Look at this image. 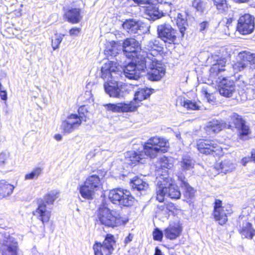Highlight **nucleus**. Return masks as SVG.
I'll return each mask as SVG.
<instances>
[{
  "label": "nucleus",
  "instance_id": "33",
  "mask_svg": "<svg viewBox=\"0 0 255 255\" xmlns=\"http://www.w3.org/2000/svg\"><path fill=\"white\" fill-rule=\"evenodd\" d=\"M158 44V41L155 39L151 40L148 41L147 44L145 45V48L148 51L144 52L147 53H153L155 57V55H158V51L157 50V48L159 47Z\"/></svg>",
  "mask_w": 255,
  "mask_h": 255
},
{
  "label": "nucleus",
  "instance_id": "59",
  "mask_svg": "<svg viewBox=\"0 0 255 255\" xmlns=\"http://www.w3.org/2000/svg\"><path fill=\"white\" fill-rule=\"evenodd\" d=\"M153 0V3L152 4L155 6L156 7H157L156 5L154 4V3H162L163 2V0Z\"/></svg>",
  "mask_w": 255,
  "mask_h": 255
},
{
  "label": "nucleus",
  "instance_id": "4",
  "mask_svg": "<svg viewBox=\"0 0 255 255\" xmlns=\"http://www.w3.org/2000/svg\"><path fill=\"white\" fill-rule=\"evenodd\" d=\"M96 222L99 225L114 228L125 225L128 222V219L108 207L102 206L97 211Z\"/></svg>",
  "mask_w": 255,
  "mask_h": 255
},
{
  "label": "nucleus",
  "instance_id": "19",
  "mask_svg": "<svg viewBox=\"0 0 255 255\" xmlns=\"http://www.w3.org/2000/svg\"><path fill=\"white\" fill-rule=\"evenodd\" d=\"M0 249L2 255H17V243L12 237L5 238Z\"/></svg>",
  "mask_w": 255,
  "mask_h": 255
},
{
  "label": "nucleus",
  "instance_id": "32",
  "mask_svg": "<svg viewBox=\"0 0 255 255\" xmlns=\"http://www.w3.org/2000/svg\"><path fill=\"white\" fill-rule=\"evenodd\" d=\"M205 129L209 134L218 132L222 129V125L218 121L213 120L208 123Z\"/></svg>",
  "mask_w": 255,
  "mask_h": 255
},
{
  "label": "nucleus",
  "instance_id": "21",
  "mask_svg": "<svg viewBox=\"0 0 255 255\" xmlns=\"http://www.w3.org/2000/svg\"><path fill=\"white\" fill-rule=\"evenodd\" d=\"M135 3L138 5L146 4L148 5L145 7L144 11L146 14L148 16H164V14H167L170 16V14L165 12L163 13L162 11L160 12L158 7L152 4L153 0H132Z\"/></svg>",
  "mask_w": 255,
  "mask_h": 255
},
{
  "label": "nucleus",
  "instance_id": "37",
  "mask_svg": "<svg viewBox=\"0 0 255 255\" xmlns=\"http://www.w3.org/2000/svg\"><path fill=\"white\" fill-rule=\"evenodd\" d=\"M243 59L245 61V62L253 65V67H255V53L244 52Z\"/></svg>",
  "mask_w": 255,
  "mask_h": 255
},
{
  "label": "nucleus",
  "instance_id": "26",
  "mask_svg": "<svg viewBox=\"0 0 255 255\" xmlns=\"http://www.w3.org/2000/svg\"><path fill=\"white\" fill-rule=\"evenodd\" d=\"M151 90L149 88L139 89L134 94V97L132 101L139 105V103L143 100L147 99L151 95Z\"/></svg>",
  "mask_w": 255,
  "mask_h": 255
},
{
  "label": "nucleus",
  "instance_id": "30",
  "mask_svg": "<svg viewBox=\"0 0 255 255\" xmlns=\"http://www.w3.org/2000/svg\"><path fill=\"white\" fill-rule=\"evenodd\" d=\"M192 7L195 9L196 15H203L207 13L205 3L202 0H194L192 2Z\"/></svg>",
  "mask_w": 255,
  "mask_h": 255
},
{
  "label": "nucleus",
  "instance_id": "45",
  "mask_svg": "<svg viewBox=\"0 0 255 255\" xmlns=\"http://www.w3.org/2000/svg\"><path fill=\"white\" fill-rule=\"evenodd\" d=\"M245 93L247 99L252 100L255 99V86L250 85L246 88Z\"/></svg>",
  "mask_w": 255,
  "mask_h": 255
},
{
  "label": "nucleus",
  "instance_id": "50",
  "mask_svg": "<svg viewBox=\"0 0 255 255\" xmlns=\"http://www.w3.org/2000/svg\"><path fill=\"white\" fill-rule=\"evenodd\" d=\"M82 17H66L67 21L72 23H78L81 20Z\"/></svg>",
  "mask_w": 255,
  "mask_h": 255
},
{
  "label": "nucleus",
  "instance_id": "52",
  "mask_svg": "<svg viewBox=\"0 0 255 255\" xmlns=\"http://www.w3.org/2000/svg\"><path fill=\"white\" fill-rule=\"evenodd\" d=\"M81 31V28H73L69 31V34L70 35L77 36Z\"/></svg>",
  "mask_w": 255,
  "mask_h": 255
},
{
  "label": "nucleus",
  "instance_id": "3",
  "mask_svg": "<svg viewBox=\"0 0 255 255\" xmlns=\"http://www.w3.org/2000/svg\"><path fill=\"white\" fill-rule=\"evenodd\" d=\"M156 199L160 202L164 201L165 196L171 199L180 198L181 193L178 187L173 183V181L167 174V171H162V173L156 178Z\"/></svg>",
  "mask_w": 255,
  "mask_h": 255
},
{
  "label": "nucleus",
  "instance_id": "48",
  "mask_svg": "<svg viewBox=\"0 0 255 255\" xmlns=\"http://www.w3.org/2000/svg\"><path fill=\"white\" fill-rule=\"evenodd\" d=\"M153 239L156 241H161L163 237V233L158 229H156L153 232Z\"/></svg>",
  "mask_w": 255,
  "mask_h": 255
},
{
  "label": "nucleus",
  "instance_id": "38",
  "mask_svg": "<svg viewBox=\"0 0 255 255\" xmlns=\"http://www.w3.org/2000/svg\"><path fill=\"white\" fill-rule=\"evenodd\" d=\"M42 171V169L41 168H35L31 172L28 173L25 175L24 179L26 180L37 178L41 174Z\"/></svg>",
  "mask_w": 255,
  "mask_h": 255
},
{
  "label": "nucleus",
  "instance_id": "42",
  "mask_svg": "<svg viewBox=\"0 0 255 255\" xmlns=\"http://www.w3.org/2000/svg\"><path fill=\"white\" fill-rule=\"evenodd\" d=\"M80 9L73 8L72 7H68L64 8V16H80Z\"/></svg>",
  "mask_w": 255,
  "mask_h": 255
},
{
  "label": "nucleus",
  "instance_id": "27",
  "mask_svg": "<svg viewBox=\"0 0 255 255\" xmlns=\"http://www.w3.org/2000/svg\"><path fill=\"white\" fill-rule=\"evenodd\" d=\"M14 187L5 181H0V198L6 197L12 194Z\"/></svg>",
  "mask_w": 255,
  "mask_h": 255
},
{
  "label": "nucleus",
  "instance_id": "60",
  "mask_svg": "<svg viewBox=\"0 0 255 255\" xmlns=\"http://www.w3.org/2000/svg\"><path fill=\"white\" fill-rule=\"evenodd\" d=\"M55 138L57 140H60L62 138V136L60 134L55 135Z\"/></svg>",
  "mask_w": 255,
  "mask_h": 255
},
{
  "label": "nucleus",
  "instance_id": "1",
  "mask_svg": "<svg viewBox=\"0 0 255 255\" xmlns=\"http://www.w3.org/2000/svg\"><path fill=\"white\" fill-rule=\"evenodd\" d=\"M167 141L163 138L154 136L149 138L144 144L142 152L129 151L126 153L125 157L128 164L132 165L137 162L143 163L144 161V156L146 155L152 158L155 157L160 151L164 152L165 149H161L167 146Z\"/></svg>",
  "mask_w": 255,
  "mask_h": 255
},
{
  "label": "nucleus",
  "instance_id": "63",
  "mask_svg": "<svg viewBox=\"0 0 255 255\" xmlns=\"http://www.w3.org/2000/svg\"><path fill=\"white\" fill-rule=\"evenodd\" d=\"M159 209L163 210L164 209V207L162 206L159 207Z\"/></svg>",
  "mask_w": 255,
  "mask_h": 255
},
{
  "label": "nucleus",
  "instance_id": "2",
  "mask_svg": "<svg viewBox=\"0 0 255 255\" xmlns=\"http://www.w3.org/2000/svg\"><path fill=\"white\" fill-rule=\"evenodd\" d=\"M119 62L108 61L101 67V77L107 81L104 84L106 92L110 97L121 98L125 96L127 86L119 85L118 82L112 80L113 78L119 72Z\"/></svg>",
  "mask_w": 255,
  "mask_h": 255
},
{
  "label": "nucleus",
  "instance_id": "6",
  "mask_svg": "<svg viewBox=\"0 0 255 255\" xmlns=\"http://www.w3.org/2000/svg\"><path fill=\"white\" fill-rule=\"evenodd\" d=\"M145 71L148 74V79L152 81L160 80L165 74L164 65L158 61L153 53H148L144 57Z\"/></svg>",
  "mask_w": 255,
  "mask_h": 255
},
{
  "label": "nucleus",
  "instance_id": "24",
  "mask_svg": "<svg viewBox=\"0 0 255 255\" xmlns=\"http://www.w3.org/2000/svg\"><path fill=\"white\" fill-rule=\"evenodd\" d=\"M179 180L180 181V185L181 188L184 190V195L187 199H192L194 196L195 191L187 183L185 177H179Z\"/></svg>",
  "mask_w": 255,
  "mask_h": 255
},
{
  "label": "nucleus",
  "instance_id": "18",
  "mask_svg": "<svg viewBox=\"0 0 255 255\" xmlns=\"http://www.w3.org/2000/svg\"><path fill=\"white\" fill-rule=\"evenodd\" d=\"M157 32L160 37L165 42L174 43L176 39V31L168 24L158 26Z\"/></svg>",
  "mask_w": 255,
  "mask_h": 255
},
{
  "label": "nucleus",
  "instance_id": "57",
  "mask_svg": "<svg viewBox=\"0 0 255 255\" xmlns=\"http://www.w3.org/2000/svg\"><path fill=\"white\" fill-rule=\"evenodd\" d=\"M251 157H252L253 161L255 162V149H252Z\"/></svg>",
  "mask_w": 255,
  "mask_h": 255
},
{
  "label": "nucleus",
  "instance_id": "23",
  "mask_svg": "<svg viewBox=\"0 0 255 255\" xmlns=\"http://www.w3.org/2000/svg\"><path fill=\"white\" fill-rule=\"evenodd\" d=\"M226 60L225 59H222L217 60V63L213 64L210 69L209 78L214 79L220 76L222 72L225 71L224 68L226 66Z\"/></svg>",
  "mask_w": 255,
  "mask_h": 255
},
{
  "label": "nucleus",
  "instance_id": "28",
  "mask_svg": "<svg viewBox=\"0 0 255 255\" xmlns=\"http://www.w3.org/2000/svg\"><path fill=\"white\" fill-rule=\"evenodd\" d=\"M195 161L189 155H184L179 162L181 169L183 171L190 170L193 169L195 165Z\"/></svg>",
  "mask_w": 255,
  "mask_h": 255
},
{
  "label": "nucleus",
  "instance_id": "58",
  "mask_svg": "<svg viewBox=\"0 0 255 255\" xmlns=\"http://www.w3.org/2000/svg\"><path fill=\"white\" fill-rule=\"evenodd\" d=\"M154 255H162L161 251L158 248H155V252Z\"/></svg>",
  "mask_w": 255,
  "mask_h": 255
},
{
  "label": "nucleus",
  "instance_id": "9",
  "mask_svg": "<svg viewBox=\"0 0 255 255\" xmlns=\"http://www.w3.org/2000/svg\"><path fill=\"white\" fill-rule=\"evenodd\" d=\"M100 185L101 181L98 176L92 175L89 176L80 188L81 196L86 199H92Z\"/></svg>",
  "mask_w": 255,
  "mask_h": 255
},
{
  "label": "nucleus",
  "instance_id": "35",
  "mask_svg": "<svg viewBox=\"0 0 255 255\" xmlns=\"http://www.w3.org/2000/svg\"><path fill=\"white\" fill-rule=\"evenodd\" d=\"M159 163L161 168L170 169L173 166V159L171 157L163 156L160 158Z\"/></svg>",
  "mask_w": 255,
  "mask_h": 255
},
{
  "label": "nucleus",
  "instance_id": "16",
  "mask_svg": "<svg viewBox=\"0 0 255 255\" xmlns=\"http://www.w3.org/2000/svg\"><path fill=\"white\" fill-rule=\"evenodd\" d=\"M255 27L254 17H240L237 30L241 34L247 35L253 32Z\"/></svg>",
  "mask_w": 255,
  "mask_h": 255
},
{
  "label": "nucleus",
  "instance_id": "54",
  "mask_svg": "<svg viewBox=\"0 0 255 255\" xmlns=\"http://www.w3.org/2000/svg\"><path fill=\"white\" fill-rule=\"evenodd\" d=\"M0 97L2 100H6L7 93L5 90H3L0 92Z\"/></svg>",
  "mask_w": 255,
  "mask_h": 255
},
{
  "label": "nucleus",
  "instance_id": "51",
  "mask_svg": "<svg viewBox=\"0 0 255 255\" xmlns=\"http://www.w3.org/2000/svg\"><path fill=\"white\" fill-rule=\"evenodd\" d=\"M253 161L252 157L250 156H247L243 157L240 161V163L243 165V166H246L248 163L249 162H251Z\"/></svg>",
  "mask_w": 255,
  "mask_h": 255
},
{
  "label": "nucleus",
  "instance_id": "15",
  "mask_svg": "<svg viewBox=\"0 0 255 255\" xmlns=\"http://www.w3.org/2000/svg\"><path fill=\"white\" fill-rule=\"evenodd\" d=\"M198 150L205 154H219L221 147L215 141L209 139H200L197 144Z\"/></svg>",
  "mask_w": 255,
  "mask_h": 255
},
{
  "label": "nucleus",
  "instance_id": "14",
  "mask_svg": "<svg viewBox=\"0 0 255 255\" xmlns=\"http://www.w3.org/2000/svg\"><path fill=\"white\" fill-rule=\"evenodd\" d=\"M222 202L220 200L216 199L214 202V217L219 224L223 225L227 221L228 216L232 213L230 206H222Z\"/></svg>",
  "mask_w": 255,
  "mask_h": 255
},
{
  "label": "nucleus",
  "instance_id": "44",
  "mask_svg": "<svg viewBox=\"0 0 255 255\" xmlns=\"http://www.w3.org/2000/svg\"><path fill=\"white\" fill-rule=\"evenodd\" d=\"M64 36V34L62 35L61 34H55V39H52L51 41V45L53 48V49L54 50H56V49L59 48V46L61 42L62 41L63 37Z\"/></svg>",
  "mask_w": 255,
  "mask_h": 255
},
{
  "label": "nucleus",
  "instance_id": "17",
  "mask_svg": "<svg viewBox=\"0 0 255 255\" xmlns=\"http://www.w3.org/2000/svg\"><path fill=\"white\" fill-rule=\"evenodd\" d=\"M106 109L113 112H131L136 110L139 106L135 101H130L128 103H120L116 104H109L104 105Z\"/></svg>",
  "mask_w": 255,
  "mask_h": 255
},
{
  "label": "nucleus",
  "instance_id": "56",
  "mask_svg": "<svg viewBox=\"0 0 255 255\" xmlns=\"http://www.w3.org/2000/svg\"><path fill=\"white\" fill-rule=\"evenodd\" d=\"M166 208L169 211H171L172 210L174 209V206L173 203H170L166 205Z\"/></svg>",
  "mask_w": 255,
  "mask_h": 255
},
{
  "label": "nucleus",
  "instance_id": "8",
  "mask_svg": "<svg viewBox=\"0 0 255 255\" xmlns=\"http://www.w3.org/2000/svg\"><path fill=\"white\" fill-rule=\"evenodd\" d=\"M133 59L132 62L123 68V74L131 80H137L140 76L141 73L145 71V64L144 63V55Z\"/></svg>",
  "mask_w": 255,
  "mask_h": 255
},
{
  "label": "nucleus",
  "instance_id": "49",
  "mask_svg": "<svg viewBox=\"0 0 255 255\" xmlns=\"http://www.w3.org/2000/svg\"><path fill=\"white\" fill-rule=\"evenodd\" d=\"M85 112L86 113L88 112L86 107L85 106H81L78 109V116H82L84 119L83 121H86V116L85 115Z\"/></svg>",
  "mask_w": 255,
  "mask_h": 255
},
{
  "label": "nucleus",
  "instance_id": "20",
  "mask_svg": "<svg viewBox=\"0 0 255 255\" xmlns=\"http://www.w3.org/2000/svg\"><path fill=\"white\" fill-rule=\"evenodd\" d=\"M236 127L239 131L240 138L243 140H246L247 136L250 132V129L248 126L245 124V122L242 119L241 116L236 113H233L231 116Z\"/></svg>",
  "mask_w": 255,
  "mask_h": 255
},
{
  "label": "nucleus",
  "instance_id": "7",
  "mask_svg": "<svg viewBox=\"0 0 255 255\" xmlns=\"http://www.w3.org/2000/svg\"><path fill=\"white\" fill-rule=\"evenodd\" d=\"M109 198L113 203L126 207L133 205L135 202L134 198L129 191L121 188L111 190Z\"/></svg>",
  "mask_w": 255,
  "mask_h": 255
},
{
  "label": "nucleus",
  "instance_id": "22",
  "mask_svg": "<svg viewBox=\"0 0 255 255\" xmlns=\"http://www.w3.org/2000/svg\"><path fill=\"white\" fill-rule=\"evenodd\" d=\"M182 232V228L178 223H173L164 230V235L170 240H174L178 237Z\"/></svg>",
  "mask_w": 255,
  "mask_h": 255
},
{
  "label": "nucleus",
  "instance_id": "39",
  "mask_svg": "<svg viewBox=\"0 0 255 255\" xmlns=\"http://www.w3.org/2000/svg\"><path fill=\"white\" fill-rule=\"evenodd\" d=\"M76 124H70V121H68L67 120L64 121L61 125V128L65 133H70L74 130L77 128L75 126Z\"/></svg>",
  "mask_w": 255,
  "mask_h": 255
},
{
  "label": "nucleus",
  "instance_id": "41",
  "mask_svg": "<svg viewBox=\"0 0 255 255\" xmlns=\"http://www.w3.org/2000/svg\"><path fill=\"white\" fill-rule=\"evenodd\" d=\"M181 104L187 110H196L199 107L196 102L187 99H184L183 102H181Z\"/></svg>",
  "mask_w": 255,
  "mask_h": 255
},
{
  "label": "nucleus",
  "instance_id": "53",
  "mask_svg": "<svg viewBox=\"0 0 255 255\" xmlns=\"http://www.w3.org/2000/svg\"><path fill=\"white\" fill-rule=\"evenodd\" d=\"M134 235L129 233L128 235L125 238L124 243L125 246L129 243L133 239Z\"/></svg>",
  "mask_w": 255,
  "mask_h": 255
},
{
  "label": "nucleus",
  "instance_id": "46",
  "mask_svg": "<svg viewBox=\"0 0 255 255\" xmlns=\"http://www.w3.org/2000/svg\"><path fill=\"white\" fill-rule=\"evenodd\" d=\"M9 156V153L6 150L0 152V166L3 167L6 164Z\"/></svg>",
  "mask_w": 255,
  "mask_h": 255
},
{
  "label": "nucleus",
  "instance_id": "10",
  "mask_svg": "<svg viewBox=\"0 0 255 255\" xmlns=\"http://www.w3.org/2000/svg\"><path fill=\"white\" fill-rule=\"evenodd\" d=\"M122 45L124 56H125L129 59H134L139 57H141L142 55L145 57L148 55V53L143 51H138L139 43L134 38H127Z\"/></svg>",
  "mask_w": 255,
  "mask_h": 255
},
{
  "label": "nucleus",
  "instance_id": "62",
  "mask_svg": "<svg viewBox=\"0 0 255 255\" xmlns=\"http://www.w3.org/2000/svg\"><path fill=\"white\" fill-rule=\"evenodd\" d=\"M242 16H253V15L250 14H244V15H242Z\"/></svg>",
  "mask_w": 255,
  "mask_h": 255
},
{
  "label": "nucleus",
  "instance_id": "61",
  "mask_svg": "<svg viewBox=\"0 0 255 255\" xmlns=\"http://www.w3.org/2000/svg\"><path fill=\"white\" fill-rule=\"evenodd\" d=\"M248 0H234V1H235L237 2H245Z\"/></svg>",
  "mask_w": 255,
  "mask_h": 255
},
{
  "label": "nucleus",
  "instance_id": "47",
  "mask_svg": "<svg viewBox=\"0 0 255 255\" xmlns=\"http://www.w3.org/2000/svg\"><path fill=\"white\" fill-rule=\"evenodd\" d=\"M214 4L216 5L217 9L219 12H222L226 7L225 0H214Z\"/></svg>",
  "mask_w": 255,
  "mask_h": 255
},
{
  "label": "nucleus",
  "instance_id": "55",
  "mask_svg": "<svg viewBox=\"0 0 255 255\" xmlns=\"http://www.w3.org/2000/svg\"><path fill=\"white\" fill-rule=\"evenodd\" d=\"M207 25V22L206 21H203V22L200 24V30L203 31L205 29L206 26Z\"/></svg>",
  "mask_w": 255,
  "mask_h": 255
},
{
  "label": "nucleus",
  "instance_id": "29",
  "mask_svg": "<svg viewBox=\"0 0 255 255\" xmlns=\"http://www.w3.org/2000/svg\"><path fill=\"white\" fill-rule=\"evenodd\" d=\"M130 184L133 189L139 191H146L149 188L148 183L138 177L133 178L131 180Z\"/></svg>",
  "mask_w": 255,
  "mask_h": 255
},
{
  "label": "nucleus",
  "instance_id": "34",
  "mask_svg": "<svg viewBox=\"0 0 255 255\" xmlns=\"http://www.w3.org/2000/svg\"><path fill=\"white\" fill-rule=\"evenodd\" d=\"M123 26L124 28L133 32H136L139 27L138 23L132 19L127 20L124 22Z\"/></svg>",
  "mask_w": 255,
  "mask_h": 255
},
{
  "label": "nucleus",
  "instance_id": "40",
  "mask_svg": "<svg viewBox=\"0 0 255 255\" xmlns=\"http://www.w3.org/2000/svg\"><path fill=\"white\" fill-rule=\"evenodd\" d=\"M177 25L183 36L184 32L186 30V26L187 25L186 17L183 18L182 17H177L176 19Z\"/></svg>",
  "mask_w": 255,
  "mask_h": 255
},
{
  "label": "nucleus",
  "instance_id": "64",
  "mask_svg": "<svg viewBox=\"0 0 255 255\" xmlns=\"http://www.w3.org/2000/svg\"><path fill=\"white\" fill-rule=\"evenodd\" d=\"M205 96L208 98V96L209 95V94L207 92H205Z\"/></svg>",
  "mask_w": 255,
  "mask_h": 255
},
{
  "label": "nucleus",
  "instance_id": "12",
  "mask_svg": "<svg viewBox=\"0 0 255 255\" xmlns=\"http://www.w3.org/2000/svg\"><path fill=\"white\" fill-rule=\"evenodd\" d=\"M122 45L120 43L111 41L106 45L104 54L108 59L115 58L116 62L122 63L125 59L122 51Z\"/></svg>",
  "mask_w": 255,
  "mask_h": 255
},
{
  "label": "nucleus",
  "instance_id": "11",
  "mask_svg": "<svg viewBox=\"0 0 255 255\" xmlns=\"http://www.w3.org/2000/svg\"><path fill=\"white\" fill-rule=\"evenodd\" d=\"M213 84L215 83L219 88V91L221 95L231 97L235 92V85L233 80L230 78L225 77L224 75L214 79H211Z\"/></svg>",
  "mask_w": 255,
  "mask_h": 255
},
{
  "label": "nucleus",
  "instance_id": "36",
  "mask_svg": "<svg viewBox=\"0 0 255 255\" xmlns=\"http://www.w3.org/2000/svg\"><path fill=\"white\" fill-rule=\"evenodd\" d=\"M68 121H70V124H76L75 127L78 128L81 124L82 121L84 120L82 116H78L77 114H71L68 116L66 119Z\"/></svg>",
  "mask_w": 255,
  "mask_h": 255
},
{
  "label": "nucleus",
  "instance_id": "5",
  "mask_svg": "<svg viewBox=\"0 0 255 255\" xmlns=\"http://www.w3.org/2000/svg\"><path fill=\"white\" fill-rule=\"evenodd\" d=\"M58 195V191L52 190L46 194L42 199L38 201L37 208L32 212V214L43 224L49 222L51 215L52 205Z\"/></svg>",
  "mask_w": 255,
  "mask_h": 255
},
{
  "label": "nucleus",
  "instance_id": "25",
  "mask_svg": "<svg viewBox=\"0 0 255 255\" xmlns=\"http://www.w3.org/2000/svg\"><path fill=\"white\" fill-rule=\"evenodd\" d=\"M243 238L252 239L255 235V231L252 227V225L249 222L243 223L239 230Z\"/></svg>",
  "mask_w": 255,
  "mask_h": 255
},
{
  "label": "nucleus",
  "instance_id": "13",
  "mask_svg": "<svg viewBox=\"0 0 255 255\" xmlns=\"http://www.w3.org/2000/svg\"><path fill=\"white\" fill-rule=\"evenodd\" d=\"M115 238L113 235L108 234L102 244L101 243L96 242L93 246L95 255H103L102 250L106 255H111L114 251V245L115 244Z\"/></svg>",
  "mask_w": 255,
  "mask_h": 255
},
{
  "label": "nucleus",
  "instance_id": "43",
  "mask_svg": "<svg viewBox=\"0 0 255 255\" xmlns=\"http://www.w3.org/2000/svg\"><path fill=\"white\" fill-rule=\"evenodd\" d=\"M248 67V64L242 61H238L233 65V68L235 72H238L244 70Z\"/></svg>",
  "mask_w": 255,
  "mask_h": 255
},
{
  "label": "nucleus",
  "instance_id": "31",
  "mask_svg": "<svg viewBox=\"0 0 255 255\" xmlns=\"http://www.w3.org/2000/svg\"><path fill=\"white\" fill-rule=\"evenodd\" d=\"M220 168L221 172L226 173L228 172H232L236 168V165L232 159H226L220 163Z\"/></svg>",
  "mask_w": 255,
  "mask_h": 255
}]
</instances>
